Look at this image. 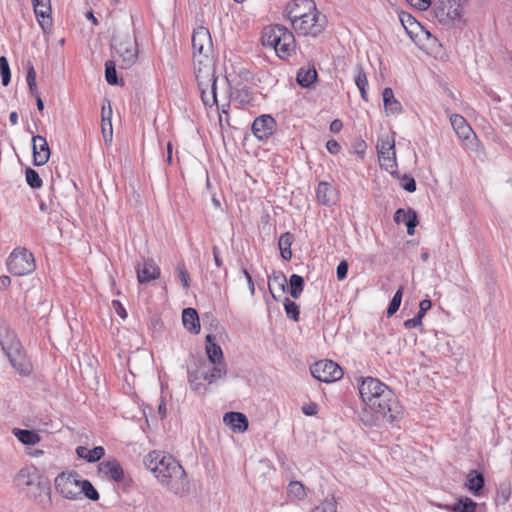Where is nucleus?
I'll return each instance as SVG.
<instances>
[{
    "mask_svg": "<svg viewBox=\"0 0 512 512\" xmlns=\"http://www.w3.org/2000/svg\"><path fill=\"white\" fill-rule=\"evenodd\" d=\"M143 463L160 484L176 496L184 497L190 493L191 486L187 474L173 456L161 451H151L144 457Z\"/></svg>",
    "mask_w": 512,
    "mask_h": 512,
    "instance_id": "1",
    "label": "nucleus"
},
{
    "mask_svg": "<svg viewBox=\"0 0 512 512\" xmlns=\"http://www.w3.org/2000/svg\"><path fill=\"white\" fill-rule=\"evenodd\" d=\"M296 6H304L305 13H297V8L289 12L293 29L303 36L317 37L326 25V17L316 8L313 0H297Z\"/></svg>",
    "mask_w": 512,
    "mask_h": 512,
    "instance_id": "2",
    "label": "nucleus"
},
{
    "mask_svg": "<svg viewBox=\"0 0 512 512\" xmlns=\"http://www.w3.org/2000/svg\"><path fill=\"white\" fill-rule=\"evenodd\" d=\"M359 393L365 406L369 409L381 408L380 404H375V401L381 398L383 402L390 403L389 409L392 412V417H396L400 413V402L395 393L377 378H362Z\"/></svg>",
    "mask_w": 512,
    "mask_h": 512,
    "instance_id": "3",
    "label": "nucleus"
},
{
    "mask_svg": "<svg viewBox=\"0 0 512 512\" xmlns=\"http://www.w3.org/2000/svg\"><path fill=\"white\" fill-rule=\"evenodd\" d=\"M15 480L17 485L43 509L51 505L50 483L35 467L21 469Z\"/></svg>",
    "mask_w": 512,
    "mask_h": 512,
    "instance_id": "4",
    "label": "nucleus"
},
{
    "mask_svg": "<svg viewBox=\"0 0 512 512\" xmlns=\"http://www.w3.org/2000/svg\"><path fill=\"white\" fill-rule=\"evenodd\" d=\"M262 44L273 48L281 59L295 53L296 42L293 33L282 25L268 26L262 33Z\"/></svg>",
    "mask_w": 512,
    "mask_h": 512,
    "instance_id": "5",
    "label": "nucleus"
},
{
    "mask_svg": "<svg viewBox=\"0 0 512 512\" xmlns=\"http://www.w3.org/2000/svg\"><path fill=\"white\" fill-rule=\"evenodd\" d=\"M113 57H118L121 69L131 68L138 58L137 43L134 36L117 34L112 37Z\"/></svg>",
    "mask_w": 512,
    "mask_h": 512,
    "instance_id": "6",
    "label": "nucleus"
},
{
    "mask_svg": "<svg viewBox=\"0 0 512 512\" xmlns=\"http://www.w3.org/2000/svg\"><path fill=\"white\" fill-rule=\"evenodd\" d=\"M437 20L444 25L462 22L463 0H438L434 5Z\"/></svg>",
    "mask_w": 512,
    "mask_h": 512,
    "instance_id": "7",
    "label": "nucleus"
},
{
    "mask_svg": "<svg viewBox=\"0 0 512 512\" xmlns=\"http://www.w3.org/2000/svg\"><path fill=\"white\" fill-rule=\"evenodd\" d=\"M380 404L381 408L377 409H369L367 406L362 410L360 414V419L365 426L373 427L377 426L380 421H386L388 423H393L401 419L403 415V409L400 405V413L396 417H392V412L390 411V403H385L381 398L375 401V404Z\"/></svg>",
    "mask_w": 512,
    "mask_h": 512,
    "instance_id": "8",
    "label": "nucleus"
},
{
    "mask_svg": "<svg viewBox=\"0 0 512 512\" xmlns=\"http://www.w3.org/2000/svg\"><path fill=\"white\" fill-rule=\"evenodd\" d=\"M35 260L25 248L14 249L7 259V268L15 276H23L35 270Z\"/></svg>",
    "mask_w": 512,
    "mask_h": 512,
    "instance_id": "9",
    "label": "nucleus"
},
{
    "mask_svg": "<svg viewBox=\"0 0 512 512\" xmlns=\"http://www.w3.org/2000/svg\"><path fill=\"white\" fill-rule=\"evenodd\" d=\"M55 488L63 497L76 500L81 497L80 484L77 473H60L54 480Z\"/></svg>",
    "mask_w": 512,
    "mask_h": 512,
    "instance_id": "10",
    "label": "nucleus"
},
{
    "mask_svg": "<svg viewBox=\"0 0 512 512\" xmlns=\"http://www.w3.org/2000/svg\"><path fill=\"white\" fill-rule=\"evenodd\" d=\"M311 374L317 380L330 383L343 377L342 368L332 360H320L311 367Z\"/></svg>",
    "mask_w": 512,
    "mask_h": 512,
    "instance_id": "11",
    "label": "nucleus"
},
{
    "mask_svg": "<svg viewBox=\"0 0 512 512\" xmlns=\"http://www.w3.org/2000/svg\"><path fill=\"white\" fill-rule=\"evenodd\" d=\"M195 76L198 87L211 88L212 91L217 89V79L215 77V67L211 57H205L197 60L195 63Z\"/></svg>",
    "mask_w": 512,
    "mask_h": 512,
    "instance_id": "12",
    "label": "nucleus"
},
{
    "mask_svg": "<svg viewBox=\"0 0 512 512\" xmlns=\"http://www.w3.org/2000/svg\"><path fill=\"white\" fill-rule=\"evenodd\" d=\"M192 47L194 49V57L196 53L202 58L210 57L213 51V43L209 30L200 26L193 31Z\"/></svg>",
    "mask_w": 512,
    "mask_h": 512,
    "instance_id": "13",
    "label": "nucleus"
},
{
    "mask_svg": "<svg viewBox=\"0 0 512 512\" xmlns=\"http://www.w3.org/2000/svg\"><path fill=\"white\" fill-rule=\"evenodd\" d=\"M276 121L269 114H263L255 118L252 123V132L259 140H267L276 130Z\"/></svg>",
    "mask_w": 512,
    "mask_h": 512,
    "instance_id": "14",
    "label": "nucleus"
},
{
    "mask_svg": "<svg viewBox=\"0 0 512 512\" xmlns=\"http://www.w3.org/2000/svg\"><path fill=\"white\" fill-rule=\"evenodd\" d=\"M39 25L47 32L52 27L50 0H31Z\"/></svg>",
    "mask_w": 512,
    "mask_h": 512,
    "instance_id": "15",
    "label": "nucleus"
},
{
    "mask_svg": "<svg viewBox=\"0 0 512 512\" xmlns=\"http://www.w3.org/2000/svg\"><path fill=\"white\" fill-rule=\"evenodd\" d=\"M33 143V164L42 166L46 164L50 157V148L46 138L40 135L32 137Z\"/></svg>",
    "mask_w": 512,
    "mask_h": 512,
    "instance_id": "16",
    "label": "nucleus"
},
{
    "mask_svg": "<svg viewBox=\"0 0 512 512\" xmlns=\"http://www.w3.org/2000/svg\"><path fill=\"white\" fill-rule=\"evenodd\" d=\"M98 471L115 482H121L124 478L123 468L115 458L100 462Z\"/></svg>",
    "mask_w": 512,
    "mask_h": 512,
    "instance_id": "17",
    "label": "nucleus"
},
{
    "mask_svg": "<svg viewBox=\"0 0 512 512\" xmlns=\"http://www.w3.org/2000/svg\"><path fill=\"white\" fill-rule=\"evenodd\" d=\"M0 344L7 358H10L11 356L23 350L16 334L10 330H4L0 332Z\"/></svg>",
    "mask_w": 512,
    "mask_h": 512,
    "instance_id": "18",
    "label": "nucleus"
},
{
    "mask_svg": "<svg viewBox=\"0 0 512 512\" xmlns=\"http://www.w3.org/2000/svg\"><path fill=\"white\" fill-rule=\"evenodd\" d=\"M160 276V268L152 260H145L137 266V278L140 284H146Z\"/></svg>",
    "mask_w": 512,
    "mask_h": 512,
    "instance_id": "19",
    "label": "nucleus"
},
{
    "mask_svg": "<svg viewBox=\"0 0 512 512\" xmlns=\"http://www.w3.org/2000/svg\"><path fill=\"white\" fill-rule=\"evenodd\" d=\"M223 421L233 432L243 433L248 429V419L240 412H227Z\"/></svg>",
    "mask_w": 512,
    "mask_h": 512,
    "instance_id": "20",
    "label": "nucleus"
},
{
    "mask_svg": "<svg viewBox=\"0 0 512 512\" xmlns=\"http://www.w3.org/2000/svg\"><path fill=\"white\" fill-rule=\"evenodd\" d=\"M439 508L448 512H476L477 503L469 497H459L453 504H439Z\"/></svg>",
    "mask_w": 512,
    "mask_h": 512,
    "instance_id": "21",
    "label": "nucleus"
},
{
    "mask_svg": "<svg viewBox=\"0 0 512 512\" xmlns=\"http://www.w3.org/2000/svg\"><path fill=\"white\" fill-rule=\"evenodd\" d=\"M485 485V479L482 473L477 470H471L466 477L465 487L474 495L479 496Z\"/></svg>",
    "mask_w": 512,
    "mask_h": 512,
    "instance_id": "22",
    "label": "nucleus"
},
{
    "mask_svg": "<svg viewBox=\"0 0 512 512\" xmlns=\"http://www.w3.org/2000/svg\"><path fill=\"white\" fill-rule=\"evenodd\" d=\"M432 302L429 299H423L419 303V311L416 313V315L408 319L404 322V327L406 329H412L419 327L421 331H423V324L422 319L425 316V313L431 309Z\"/></svg>",
    "mask_w": 512,
    "mask_h": 512,
    "instance_id": "23",
    "label": "nucleus"
},
{
    "mask_svg": "<svg viewBox=\"0 0 512 512\" xmlns=\"http://www.w3.org/2000/svg\"><path fill=\"white\" fill-rule=\"evenodd\" d=\"M450 122L460 139L467 140L470 138L471 134H473L472 128L463 116L454 114L450 117Z\"/></svg>",
    "mask_w": 512,
    "mask_h": 512,
    "instance_id": "24",
    "label": "nucleus"
},
{
    "mask_svg": "<svg viewBox=\"0 0 512 512\" xmlns=\"http://www.w3.org/2000/svg\"><path fill=\"white\" fill-rule=\"evenodd\" d=\"M382 97L387 115H396L402 112V104L394 97L393 90L390 87L383 90Z\"/></svg>",
    "mask_w": 512,
    "mask_h": 512,
    "instance_id": "25",
    "label": "nucleus"
},
{
    "mask_svg": "<svg viewBox=\"0 0 512 512\" xmlns=\"http://www.w3.org/2000/svg\"><path fill=\"white\" fill-rule=\"evenodd\" d=\"M182 322L184 327L191 333L200 332V322L197 311L194 308H185L182 312Z\"/></svg>",
    "mask_w": 512,
    "mask_h": 512,
    "instance_id": "26",
    "label": "nucleus"
},
{
    "mask_svg": "<svg viewBox=\"0 0 512 512\" xmlns=\"http://www.w3.org/2000/svg\"><path fill=\"white\" fill-rule=\"evenodd\" d=\"M13 368L18 371L21 375H29L32 371V365L25 355V352L21 350L15 355L8 358Z\"/></svg>",
    "mask_w": 512,
    "mask_h": 512,
    "instance_id": "27",
    "label": "nucleus"
},
{
    "mask_svg": "<svg viewBox=\"0 0 512 512\" xmlns=\"http://www.w3.org/2000/svg\"><path fill=\"white\" fill-rule=\"evenodd\" d=\"M12 434L23 444L33 446L41 441V437L35 430L14 428Z\"/></svg>",
    "mask_w": 512,
    "mask_h": 512,
    "instance_id": "28",
    "label": "nucleus"
},
{
    "mask_svg": "<svg viewBox=\"0 0 512 512\" xmlns=\"http://www.w3.org/2000/svg\"><path fill=\"white\" fill-rule=\"evenodd\" d=\"M76 454L78 457L85 459L89 463L99 461L105 454V450L102 446H96L93 449H88L84 446H78L76 448Z\"/></svg>",
    "mask_w": 512,
    "mask_h": 512,
    "instance_id": "29",
    "label": "nucleus"
},
{
    "mask_svg": "<svg viewBox=\"0 0 512 512\" xmlns=\"http://www.w3.org/2000/svg\"><path fill=\"white\" fill-rule=\"evenodd\" d=\"M206 354L212 364L218 361H223V352L221 347L215 342V337L212 334L206 336Z\"/></svg>",
    "mask_w": 512,
    "mask_h": 512,
    "instance_id": "30",
    "label": "nucleus"
},
{
    "mask_svg": "<svg viewBox=\"0 0 512 512\" xmlns=\"http://www.w3.org/2000/svg\"><path fill=\"white\" fill-rule=\"evenodd\" d=\"M318 201L323 205L335 203V190L327 182H320L316 191Z\"/></svg>",
    "mask_w": 512,
    "mask_h": 512,
    "instance_id": "31",
    "label": "nucleus"
},
{
    "mask_svg": "<svg viewBox=\"0 0 512 512\" xmlns=\"http://www.w3.org/2000/svg\"><path fill=\"white\" fill-rule=\"evenodd\" d=\"M227 366L224 361H218L213 364L212 369L209 372L203 374L202 378L209 384L216 383L218 380H222L226 377Z\"/></svg>",
    "mask_w": 512,
    "mask_h": 512,
    "instance_id": "32",
    "label": "nucleus"
},
{
    "mask_svg": "<svg viewBox=\"0 0 512 512\" xmlns=\"http://www.w3.org/2000/svg\"><path fill=\"white\" fill-rule=\"evenodd\" d=\"M317 79V71L312 67L300 68L297 73V83L303 88H310Z\"/></svg>",
    "mask_w": 512,
    "mask_h": 512,
    "instance_id": "33",
    "label": "nucleus"
},
{
    "mask_svg": "<svg viewBox=\"0 0 512 512\" xmlns=\"http://www.w3.org/2000/svg\"><path fill=\"white\" fill-rule=\"evenodd\" d=\"M294 241V235L290 232L283 233L278 241L281 257L289 261L292 257L291 245Z\"/></svg>",
    "mask_w": 512,
    "mask_h": 512,
    "instance_id": "34",
    "label": "nucleus"
},
{
    "mask_svg": "<svg viewBox=\"0 0 512 512\" xmlns=\"http://www.w3.org/2000/svg\"><path fill=\"white\" fill-rule=\"evenodd\" d=\"M286 288L292 298L298 299L304 289V278L298 274H292L289 279V285Z\"/></svg>",
    "mask_w": 512,
    "mask_h": 512,
    "instance_id": "35",
    "label": "nucleus"
},
{
    "mask_svg": "<svg viewBox=\"0 0 512 512\" xmlns=\"http://www.w3.org/2000/svg\"><path fill=\"white\" fill-rule=\"evenodd\" d=\"M288 496L303 500L307 496L306 487L300 481H291L287 487Z\"/></svg>",
    "mask_w": 512,
    "mask_h": 512,
    "instance_id": "36",
    "label": "nucleus"
},
{
    "mask_svg": "<svg viewBox=\"0 0 512 512\" xmlns=\"http://www.w3.org/2000/svg\"><path fill=\"white\" fill-rule=\"evenodd\" d=\"M378 157L379 156H387V155H395V143L394 140L386 137L379 141L377 144Z\"/></svg>",
    "mask_w": 512,
    "mask_h": 512,
    "instance_id": "37",
    "label": "nucleus"
},
{
    "mask_svg": "<svg viewBox=\"0 0 512 512\" xmlns=\"http://www.w3.org/2000/svg\"><path fill=\"white\" fill-rule=\"evenodd\" d=\"M273 284L278 285L280 292H282V293L285 292L286 287H287V279H286L285 275L283 273H279L277 275L274 274L272 277L269 278V283H268L269 291L272 294L273 298L275 300H278V298L275 295L273 288H272Z\"/></svg>",
    "mask_w": 512,
    "mask_h": 512,
    "instance_id": "38",
    "label": "nucleus"
},
{
    "mask_svg": "<svg viewBox=\"0 0 512 512\" xmlns=\"http://www.w3.org/2000/svg\"><path fill=\"white\" fill-rule=\"evenodd\" d=\"M25 176H26V182L32 189H39L41 188L43 182L42 179L39 176V173L28 167L25 170Z\"/></svg>",
    "mask_w": 512,
    "mask_h": 512,
    "instance_id": "39",
    "label": "nucleus"
},
{
    "mask_svg": "<svg viewBox=\"0 0 512 512\" xmlns=\"http://www.w3.org/2000/svg\"><path fill=\"white\" fill-rule=\"evenodd\" d=\"M403 296V287H400L394 294L393 298L391 299L388 308H387V317L393 316L399 309L402 301Z\"/></svg>",
    "mask_w": 512,
    "mask_h": 512,
    "instance_id": "40",
    "label": "nucleus"
},
{
    "mask_svg": "<svg viewBox=\"0 0 512 512\" xmlns=\"http://www.w3.org/2000/svg\"><path fill=\"white\" fill-rule=\"evenodd\" d=\"M79 487L81 489V495L84 494L88 499L92 501H97L99 499L98 491L94 488L89 480H81Z\"/></svg>",
    "mask_w": 512,
    "mask_h": 512,
    "instance_id": "41",
    "label": "nucleus"
},
{
    "mask_svg": "<svg viewBox=\"0 0 512 512\" xmlns=\"http://www.w3.org/2000/svg\"><path fill=\"white\" fill-rule=\"evenodd\" d=\"M105 78L108 84L118 85L119 79L116 72V64L114 61H107L105 63Z\"/></svg>",
    "mask_w": 512,
    "mask_h": 512,
    "instance_id": "42",
    "label": "nucleus"
},
{
    "mask_svg": "<svg viewBox=\"0 0 512 512\" xmlns=\"http://www.w3.org/2000/svg\"><path fill=\"white\" fill-rule=\"evenodd\" d=\"M199 90L205 106L212 107L217 104L216 90L212 91L211 88H206L205 86L199 88Z\"/></svg>",
    "mask_w": 512,
    "mask_h": 512,
    "instance_id": "43",
    "label": "nucleus"
},
{
    "mask_svg": "<svg viewBox=\"0 0 512 512\" xmlns=\"http://www.w3.org/2000/svg\"><path fill=\"white\" fill-rule=\"evenodd\" d=\"M283 304L287 317L295 322L299 321V306L287 297L284 299Z\"/></svg>",
    "mask_w": 512,
    "mask_h": 512,
    "instance_id": "44",
    "label": "nucleus"
},
{
    "mask_svg": "<svg viewBox=\"0 0 512 512\" xmlns=\"http://www.w3.org/2000/svg\"><path fill=\"white\" fill-rule=\"evenodd\" d=\"M26 81L29 86L30 93L36 98L37 96H40L37 90L36 85V72L31 63L28 64L27 67V76Z\"/></svg>",
    "mask_w": 512,
    "mask_h": 512,
    "instance_id": "45",
    "label": "nucleus"
},
{
    "mask_svg": "<svg viewBox=\"0 0 512 512\" xmlns=\"http://www.w3.org/2000/svg\"><path fill=\"white\" fill-rule=\"evenodd\" d=\"M380 165L382 168H384L387 172L391 173L392 175L396 174V158L395 155H385V156H379Z\"/></svg>",
    "mask_w": 512,
    "mask_h": 512,
    "instance_id": "46",
    "label": "nucleus"
},
{
    "mask_svg": "<svg viewBox=\"0 0 512 512\" xmlns=\"http://www.w3.org/2000/svg\"><path fill=\"white\" fill-rule=\"evenodd\" d=\"M0 75L2 78V84L7 86L11 80V72L8 60L5 56L0 57Z\"/></svg>",
    "mask_w": 512,
    "mask_h": 512,
    "instance_id": "47",
    "label": "nucleus"
},
{
    "mask_svg": "<svg viewBox=\"0 0 512 512\" xmlns=\"http://www.w3.org/2000/svg\"><path fill=\"white\" fill-rule=\"evenodd\" d=\"M400 21L405 28L406 32L412 36L413 33V27H418L420 24L416 21L414 17H412L410 14L402 13L400 15Z\"/></svg>",
    "mask_w": 512,
    "mask_h": 512,
    "instance_id": "48",
    "label": "nucleus"
},
{
    "mask_svg": "<svg viewBox=\"0 0 512 512\" xmlns=\"http://www.w3.org/2000/svg\"><path fill=\"white\" fill-rule=\"evenodd\" d=\"M311 512H336V501L333 497L325 499L320 505L314 507Z\"/></svg>",
    "mask_w": 512,
    "mask_h": 512,
    "instance_id": "49",
    "label": "nucleus"
},
{
    "mask_svg": "<svg viewBox=\"0 0 512 512\" xmlns=\"http://www.w3.org/2000/svg\"><path fill=\"white\" fill-rule=\"evenodd\" d=\"M407 227V234L413 235L415 227L418 225L417 213L413 209H408V218L404 222Z\"/></svg>",
    "mask_w": 512,
    "mask_h": 512,
    "instance_id": "50",
    "label": "nucleus"
},
{
    "mask_svg": "<svg viewBox=\"0 0 512 512\" xmlns=\"http://www.w3.org/2000/svg\"><path fill=\"white\" fill-rule=\"evenodd\" d=\"M354 81L357 87H368L367 75L361 65L355 67Z\"/></svg>",
    "mask_w": 512,
    "mask_h": 512,
    "instance_id": "51",
    "label": "nucleus"
},
{
    "mask_svg": "<svg viewBox=\"0 0 512 512\" xmlns=\"http://www.w3.org/2000/svg\"><path fill=\"white\" fill-rule=\"evenodd\" d=\"M401 187L409 192V193H413L416 191V182L414 180V178L410 175H407V174H404L401 178Z\"/></svg>",
    "mask_w": 512,
    "mask_h": 512,
    "instance_id": "52",
    "label": "nucleus"
},
{
    "mask_svg": "<svg viewBox=\"0 0 512 512\" xmlns=\"http://www.w3.org/2000/svg\"><path fill=\"white\" fill-rule=\"evenodd\" d=\"M176 271L178 273V278L181 281L183 287L185 289L189 288V286H190V276H189L188 271L185 268V265L184 264H178L177 268H176Z\"/></svg>",
    "mask_w": 512,
    "mask_h": 512,
    "instance_id": "53",
    "label": "nucleus"
},
{
    "mask_svg": "<svg viewBox=\"0 0 512 512\" xmlns=\"http://www.w3.org/2000/svg\"><path fill=\"white\" fill-rule=\"evenodd\" d=\"M102 134L105 138V141H111L112 135H113V128L111 119H108V121L102 122Z\"/></svg>",
    "mask_w": 512,
    "mask_h": 512,
    "instance_id": "54",
    "label": "nucleus"
},
{
    "mask_svg": "<svg viewBox=\"0 0 512 512\" xmlns=\"http://www.w3.org/2000/svg\"><path fill=\"white\" fill-rule=\"evenodd\" d=\"M348 273V263L347 261L343 260L341 261L336 269L337 279L338 280H344L347 277Z\"/></svg>",
    "mask_w": 512,
    "mask_h": 512,
    "instance_id": "55",
    "label": "nucleus"
},
{
    "mask_svg": "<svg viewBox=\"0 0 512 512\" xmlns=\"http://www.w3.org/2000/svg\"><path fill=\"white\" fill-rule=\"evenodd\" d=\"M407 2L418 10L424 11L430 6L431 0H407Z\"/></svg>",
    "mask_w": 512,
    "mask_h": 512,
    "instance_id": "56",
    "label": "nucleus"
},
{
    "mask_svg": "<svg viewBox=\"0 0 512 512\" xmlns=\"http://www.w3.org/2000/svg\"><path fill=\"white\" fill-rule=\"evenodd\" d=\"M302 412L306 416H314L318 412V406L316 403H310L302 406Z\"/></svg>",
    "mask_w": 512,
    "mask_h": 512,
    "instance_id": "57",
    "label": "nucleus"
},
{
    "mask_svg": "<svg viewBox=\"0 0 512 512\" xmlns=\"http://www.w3.org/2000/svg\"><path fill=\"white\" fill-rule=\"evenodd\" d=\"M407 218H408V211H405L402 208H399L396 210V212L394 214V221L397 224L405 222Z\"/></svg>",
    "mask_w": 512,
    "mask_h": 512,
    "instance_id": "58",
    "label": "nucleus"
},
{
    "mask_svg": "<svg viewBox=\"0 0 512 512\" xmlns=\"http://www.w3.org/2000/svg\"><path fill=\"white\" fill-rule=\"evenodd\" d=\"M112 306L113 308L115 309L116 313L122 318V319H125L127 317V313H126V310L125 308L122 306V304L120 303V301L118 300H113L112 301Z\"/></svg>",
    "mask_w": 512,
    "mask_h": 512,
    "instance_id": "59",
    "label": "nucleus"
},
{
    "mask_svg": "<svg viewBox=\"0 0 512 512\" xmlns=\"http://www.w3.org/2000/svg\"><path fill=\"white\" fill-rule=\"evenodd\" d=\"M326 148L329 151V153H331V154H337L340 151V145L334 139L327 141Z\"/></svg>",
    "mask_w": 512,
    "mask_h": 512,
    "instance_id": "60",
    "label": "nucleus"
},
{
    "mask_svg": "<svg viewBox=\"0 0 512 512\" xmlns=\"http://www.w3.org/2000/svg\"><path fill=\"white\" fill-rule=\"evenodd\" d=\"M296 5H297V0H295L293 3H290L287 5L285 12H286V15L288 18H289V12L294 10V8H297V10H296L297 13L307 12V10H304V6H296Z\"/></svg>",
    "mask_w": 512,
    "mask_h": 512,
    "instance_id": "61",
    "label": "nucleus"
},
{
    "mask_svg": "<svg viewBox=\"0 0 512 512\" xmlns=\"http://www.w3.org/2000/svg\"><path fill=\"white\" fill-rule=\"evenodd\" d=\"M342 127H343L342 121L339 119H335L330 124V131L332 133H338L341 131Z\"/></svg>",
    "mask_w": 512,
    "mask_h": 512,
    "instance_id": "62",
    "label": "nucleus"
},
{
    "mask_svg": "<svg viewBox=\"0 0 512 512\" xmlns=\"http://www.w3.org/2000/svg\"><path fill=\"white\" fill-rule=\"evenodd\" d=\"M212 253H213V258H214V262H215V265L217 267H222L223 266V261L220 257V254H219V250L217 248V246H213L212 248Z\"/></svg>",
    "mask_w": 512,
    "mask_h": 512,
    "instance_id": "63",
    "label": "nucleus"
},
{
    "mask_svg": "<svg viewBox=\"0 0 512 512\" xmlns=\"http://www.w3.org/2000/svg\"><path fill=\"white\" fill-rule=\"evenodd\" d=\"M11 284V279L9 276H0V290L7 289Z\"/></svg>",
    "mask_w": 512,
    "mask_h": 512,
    "instance_id": "64",
    "label": "nucleus"
}]
</instances>
